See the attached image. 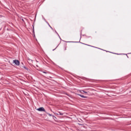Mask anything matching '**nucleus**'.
Listing matches in <instances>:
<instances>
[{"label":"nucleus","instance_id":"f257e3e1","mask_svg":"<svg viewBox=\"0 0 131 131\" xmlns=\"http://www.w3.org/2000/svg\"><path fill=\"white\" fill-rule=\"evenodd\" d=\"M13 63H14L15 65H17V66H19L20 65V61L17 59L14 60Z\"/></svg>","mask_w":131,"mask_h":131},{"label":"nucleus","instance_id":"f03ea898","mask_svg":"<svg viewBox=\"0 0 131 131\" xmlns=\"http://www.w3.org/2000/svg\"><path fill=\"white\" fill-rule=\"evenodd\" d=\"M37 110L38 111H40V112H46V110H45V108H43L42 107H40L39 108H37Z\"/></svg>","mask_w":131,"mask_h":131},{"label":"nucleus","instance_id":"7ed1b4c3","mask_svg":"<svg viewBox=\"0 0 131 131\" xmlns=\"http://www.w3.org/2000/svg\"><path fill=\"white\" fill-rule=\"evenodd\" d=\"M78 96H79L80 97H81V98H84L85 99H86V97L84 96L83 95H80V94H78Z\"/></svg>","mask_w":131,"mask_h":131},{"label":"nucleus","instance_id":"20e7f679","mask_svg":"<svg viewBox=\"0 0 131 131\" xmlns=\"http://www.w3.org/2000/svg\"><path fill=\"white\" fill-rule=\"evenodd\" d=\"M28 62H30V63H32V60L29 58L28 59Z\"/></svg>","mask_w":131,"mask_h":131},{"label":"nucleus","instance_id":"39448f33","mask_svg":"<svg viewBox=\"0 0 131 131\" xmlns=\"http://www.w3.org/2000/svg\"><path fill=\"white\" fill-rule=\"evenodd\" d=\"M49 26L50 27V28L52 30H54V29H53V28H52V27L50 25V24H48Z\"/></svg>","mask_w":131,"mask_h":131},{"label":"nucleus","instance_id":"423d86ee","mask_svg":"<svg viewBox=\"0 0 131 131\" xmlns=\"http://www.w3.org/2000/svg\"><path fill=\"white\" fill-rule=\"evenodd\" d=\"M82 92H83V93H85V94H88V92L82 90Z\"/></svg>","mask_w":131,"mask_h":131},{"label":"nucleus","instance_id":"0eeeda50","mask_svg":"<svg viewBox=\"0 0 131 131\" xmlns=\"http://www.w3.org/2000/svg\"><path fill=\"white\" fill-rule=\"evenodd\" d=\"M59 115H63V113H61V112H59Z\"/></svg>","mask_w":131,"mask_h":131},{"label":"nucleus","instance_id":"6e6552de","mask_svg":"<svg viewBox=\"0 0 131 131\" xmlns=\"http://www.w3.org/2000/svg\"><path fill=\"white\" fill-rule=\"evenodd\" d=\"M48 115L49 116H52V115L50 114H48Z\"/></svg>","mask_w":131,"mask_h":131},{"label":"nucleus","instance_id":"1a4fd4ad","mask_svg":"<svg viewBox=\"0 0 131 131\" xmlns=\"http://www.w3.org/2000/svg\"><path fill=\"white\" fill-rule=\"evenodd\" d=\"M64 51H66V47H64Z\"/></svg>","mask_w":131,"mask_h":131},{"label":"nucleus","instance_id":"9d476101","mask_svg":"<svg viewBox=\"0 0 131 131\" xmlns=\"http://www.w3.org/2000/svg\"><path fill=\"white\" fill-rule=\"evenodd\" d=\"M24 69H27L25 67H24Z\"/></svg>","mask_w":131,"mask_h":131},{"label":"nucleus","instance_id":"9b49d317","mask_svg":"<svg viewBox=\"0 0 131 131\" xmlns=\"http://www.w3.org/2000/svg\"><path fill=\"white\" fill-rule=\"evenodd\" d=\"M43 72V73H47L46 72Z\"/></svg>","mask_w":131,"mask_h":131},{"label":"nucleus","instance_id":"f8f14e48","mask_svg":"<svg viewBox=\"0 0 131 131\" xmlns=\"http://www.w3.org/2000/svg\"><path fill=\"white\" fill-rule=\"evenodd\" d=\"M57 114V115H59V114Z\"/></svg>","mask_w":131,"mask_h":131}]
</instances>
